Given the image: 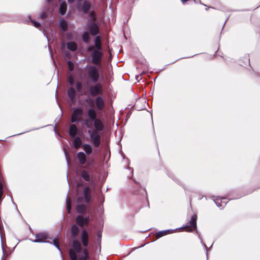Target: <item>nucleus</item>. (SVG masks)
Wrapping results in <instances>:
<instances>
[{
  "label": "nucleus",
  "instance_id": "obj_1",
  "mask_svg": "<svg viewBox=\"0 0 260 260\" xmlns=\"http://www.w3.org/2000/svg\"><path fill=\"white\" fill-rule=\"evenodd\" d=\"M68 253L71 260H90L87 247L82 248L77 239H72L71 241Z\"/></svg>",
  "mask_w": 260,
  "mask_h": 260
},
{
  "label": "nucleus",
  "instance_id": "obj_2",
  "mask_svg": "<svg viewBox=\"0 0 260 260\" xmlns=\"http://www.w3.org/2000/svg\"><path fill=\"white\" fill-rule=\"evenodd\" d=\"M197 215L196 214H193L191 217L189 225H185L184 226H183L179 228H177L174 230L169 229V230H162V231H159L156 233L155 236L156 237V238L152 239L151 240V241L154 242L156 239L159 238H160L164 236H165L169 233H173L174 231H176L177 230L181 229L185 227H190V228L196 230V233L198 234L199 239L201 241V243L202 244L204 248L206 250L207 258H208V254L207 253H208V251L209 248L207 247L206 245L203 242V241L200 234L198 233V231H197Z\"/></svg>",
  "mask_w": 260,
  "mask_h": 260
},
{
  "label": "nucleus",
  "instance_id": "obj_3",
  "mask_svg": "<svg viewBox=\"0 0 260 260\" xmlns=\"http://www.w3.org/2000/svg\"><path fill=\"white\" fill-rule=\"evenodd\" d=\"M81 196H79L77 198V202L78 204L83 203L85 200L86 203L90 206L93 202V198L92 195V190L89 186H85L82 191Z\"/></svg>",
  "mask_w": 260,
  "mask_h": 260
},
{
  "label": "nucleus",
  "instance_id": "obj_4",
  "mask_svg": "<svg viewBox=\"0 0 260 260\" xmlns=\"http://www.w3.org/2000/svg\"><path fill=\"white\" fill-rule=\"evenodd\" d=\"M87 118L83 119V124L88 128H92V123L97 120L96 110L94 107H90L86 110Z\"/></svg>",
  "mask_w": 260,
  "mask_h": 260
},
{
  "label": "nucleus",
  "instance_id": "obj_5",
  "mask_svg": "<svg viewBox=\"0 0 260 260\" xmlns=\"http://www.w3.org/2000/svg\"><path fill=\"white\" fill-rule=\"evenodd\" d=\"M85 102L90 107H93L95 105V108L98 110H102L105 107V100L102 96L98 95L95 99L88 97L85 100Z\"/></svg>",
  "mask_w": 260,
  "mask_h": 260
},
{
  "label": "nucleus",
  "instance_id": "obj_6",
  "mask_svg": "<svg viewBox=\"0 0 260 260\" xmlns=\"http://www.w3.org/2000/svg\"><path fill=\"white\" fill-rule=\"evenodd\" d=\"M87 76L93 83L98 82L101 73L99 69L94 65H90L88 67Z\"/></svg>",
  "mask_w": 260,
  "mask_h": 260
},
{
  "label": "nucleus",
  "instance_id": "obj_7",
  "mask_svg": "<svg viewBox=\"0 0 260 260\" xmlns=\"http://www.w3.org/2000/svg\"><path fill=\"white\" fill-rule=\"evenodd\" d=\"M90 54L89 56L91 62L99 66L102 64V60L104 56L103 51L95 50L94 48H90Z\"/></svg>",
  "mask_w": 260,
  "mask_h": 260
},
{
  "label": "nucleus",
  "instance_id": "obj_8",
  "mask_svg": "<svg viewBox=\"0 0 260 260\" xmlns=\"http://www.w3.org/2000/svg\"><path fill=\"white\" fill-rule=\"evenodd\" d=\"M83 109L81 107L77 106L73 108L71 122L73 123H81L83 124V119H81L83 116Z\"/></svg>",
  "mask_w": 260,
  "mask_h": 260
},
{
  "label": "nucleus",
  "instance_id": "obj_9",
  "mask_svg": "<svg viewBox=\"0 0 260 260\" xmlns=\"http://www.w3.org/2000/svg\"><path fill=\"white\" fill-rule=\"evenodd\" d=\"M67 79L69 84L71 86L67 90V95L70 101L74 103L75 102L76 96V89L73 87L75 84V80L71 76H69Z\"/></svg>",
  "mask_w": 260,
  "mask_h": 260
},
{
  "label": "nucleus",
  "instance_id": "obj_10",
  "mask_svg": "<svg viewBox=\"0 0 260 260\" xmlns=\"http://www.w3.org/2000/svg\"><path fill=\"white\" fill-rule=\"evenodd\" d=\"M89 236L90 233L85 228H82L79 235V241L81 247H88L90 242Z\"/></svg>",
  "mask_w": 260,
  "mask_h": 260
},
{
  "label": "nucleus",
  "instance_id": "obj_11",
  "mask_svg": "<svg viewBox=\"0 0 260 260\" xmlns=\"http://www.w3.org/2000/svg\"><path fill=\"white\" fill-rule=\"evenodd\" d=\"M87 133L89 135L90 141L92 143L95 148L99 147L101 143V138L99 132L96 130L87 131Z\"/></svg>",
  "mask_w": 260,
  "mask_h": 260
},
{
  "label": "nucleus",
  "instance_id": "obj_12",
  "mask_svg": "<svg viewBox=\"0 0 260 260\" xmlns=\"http://www.w3.org/2000/svg\"><path fill=\"white\" fill-rule=\"evenodd\" d=\"M90 215L86 214L78 215L75 218V223L81 228L88 226L90 221Z\"/></svg>",
  "mask_w": 260,
  "mask_h": 260
},
{
  "label": "nucleus",
  "instance_id": "obj_13",
  "mask_svg": "<svg viewBox=\"0 0 260 260\" xmlns=\"http://www.w3.org/2000/svg\"><path fill=\"white\" fill-rule=\"evenodd\" d=\"M87 31L91 36L100 34V24L95 21H91L87 24Z\"/></svg>",
  "mask_w": 260,
  "mask_h": 260
},
{
  "label": "nucleus",
  "instance_id": "obj_14",
  "mask_svg": "<svg viewBox=\"0 0 260 260\" xmlns=\"http://www.w3.org/2000/svg\"><path fill=\"white\" fill-rule=\"evenodd\" d=\"M81 3H77V8L80 11L84 14H87L88 13L91 5L90 2L85 0Z\"/></svg>",
  "mask_w": 260,
  "mask_h": 260
},
{
  "label": "nucleus",
  "instance_id": "obj_15",
  "mask_svg": "<svg viewBox=\"0 0 260 260\" xmlns=\"http://www.w3.org/2000/svg\"><path fill=\"white\" fill-rule=\"evenodd\" d=\"M47 239V235L45 233L41 232L36 235L35 239L32 240V242L35 243H49Z\"/></svg>",
  "mask_w": 260,
  "mask_h": 260
},
{
  "label": "nucleus",
  "instance_id": "obj_16",
  "mask_svg": "<svg viewBox=\"0 0 260 260\" xmlns=\"http://www.w3.org/2000/svg\"><path fill=\"white\" fill-rule=\"evenodd\" d=\"M78 225L76 224H73L70 228V234L72 239H77V237L79 235L80 229Z\"/></svg>",
  "mask_w": 260,
  "mask_h": 260
},
{
  "label": "nucleus",
  "instance_id": "obj_17",
  "mask_svg": "<svg viewBox=\"0 0 260 260\" xmlns=\"http://www.w3.org/2000/svg\"><path fill=\"white\" fill-rule=\"evenodd\" d=\"M76 211L78 213V215L86 214L87 211V206L83 203L77 204L76 206Z\"/></svg>",
  "mask_w": 260,
  "mask_h": 260
},
{
  "label": "nucleus",
  "instance_id": "obj_18",
  "mask_svg": "<svg viewBox=\"0 0 260 260\" xmlns=\"http://www.w3.org/2000/svg\"><path fill=\"white\" fill-rule=\"evenodd\" d=\"M82 148L84 151V153L86 155H90L93 150V147L89 143H84L82 145Z\"/></svg>",
  "mask_w": 260,
  "mask_h": 260
},
{
  "label": "nucleus",
  "instance_id": "obj_19",
  "mask_svg": "<svg viewBox=\"0 0 260 260\" xmlns=\"http://www.w3.org/2000/svg\"><path fill=\"white\" fill-rule=\"evenodd\" d=\"M93 122L94 123V129H92V130H96L99 132H102L104 130V124L100 119L98 118Z\"/></svg>",
  "mask_w": 260,
  "mask_h": 260
},
{
  "label": "nucleus",
  "instance_id": "obj_20",
  "mask_svg": "<svg viewBox=\"0 0 260 260\" xmlns=\"http://www.w3.org/2000/svg\"><path fill=\"white\" fill-rule=\"evenodd\" d=\"M81 176L85 181H91L93 182V180H92L91 173L86 170H82L81 172Z\"/></svg>",
  "mask_w": 260,
  "mask_h": 260
},
{
  "label": "nucleus",
  "instance_id": "obj_21",
  "mask_svg": "<svg viewBox=\"0 0 260 260\" xmlns=\"http://www.w3.org/2000/svg\"><path fill=\"white\" fill-rule=\"evenodd\" d=\"M67 48L71 52H75L78 50L77 44L73 41L68 42L66 43Z\"/></svg>",
  "mask_w": 260,
  "mask_h": 260
},
{
  "label": "nucleus",
  "instance_id": "obj_22",
  "mask_svg": "<svg viewBox=\"0 0 260 260\" xmlns=\"http://www.w3.org/2000/svg\"><path fill=\"white\" fill-rule=\"evenodd\" d=\"M88 90L89 91V95L91 98L94 97L96 95L98 94L99 95L102 96L103 94L100 90H99L96 88H95L93 86H89L88 87Z\"/></svg>",
  "mask_w": 260,
  "mask_h": 260
},
{
  "label": "nucleus",
  "instance_id": "obj_23",
  "mask_svg": "<svg viewBox=\"0 0 260 260\" xmlns=\"http://www.w3.org/2000/svg\"><path fill=\"white\" fill-rule=\"evenodd\" d=\"M85 155L86 154L82 151H80L77 153V156L81 165H84L86 164L87 159Z\"/></svg>",
  "mask_w": 260,
  "mask_h": 260
},
{
  "label": "nucleus",
  "instance_id": "obj_24",
  "mask_svg": "<svg viewBox=\"0 0 260 260\" xmlns=\"http://www.w3.org/2000/svg\"><path fill=\"white\" fill-rule=\"evenodd\" d=\"M240 64L241 66L246 68V66H250V58L248 55H245L240 60Z\"/></svg>",
  "mask_w": 260,
  "mask_h": 260
},
{
  "label": "nucleus",
  "instance_id": "obj_25",
  "mask_svg": "<svg viewBox=\"0 0 260 260\" xmlns=\"http://www.w3.org/2000/svg\"><path fill=\"white\" fill-rule=\"evenodd\" d=\"M78 132V128L74 124H71L69 128V134L71 137H76Z\"/></svg>",
  "mask_w": 260,
  "mask_h": 260
},
{
  "label": "nucleus",
  "instance_id": "obj_26",
  "mask_svg": "<svg viewBox=\"0 0 260 260\" xmlns=\"http://www.w3.org/2000/svg\"><path fill=\"white\" fill-rule=\"evenodd\" d=\"M74 139L72 141L73 146L76 148L78 149L80 147H82V141L80 138L78 136L73 137Z\"/></svg>",
  "mask_w": 260,
  "mask_h": 260
},
{
  "label": "nucleus",
  "instance_id": "obj_27",
  "mask_svg": "<svg viewBox=\"0 0 260 260\" xmlns=\"http://www.w3.org/2000/svg\"><path fill=\"white\" fill-rule=\"evenodd\" d=\"M67 10V4L66 2H61L60 4L59 8V14L63 16L66 14Z\"/></svg>",
  "mask_w": 260,
  "mask_h": 260
},
{
  "label": "nucleus",
  "instance_id": "obj_28",
  "mask_svg": "<svg viewBox=\"0 0 260 260\" xmlns=\"http://www.w3.org/2000/svg\"><path fill=\"white\" fill-rule=\"evenodd\" d=\"M89 33L87 30L84 31L82 35V40L85 43L88 44L90 41Z\"/></svg>",
  "mask_w": 260,
  "mask_h": 260
},
{
  "label": "nucleus",
  "instance_id": "obj_29",
  "mask_svg": "<svg viewBox=\"0 0 260 260\" xmlns=\"http://www.w3.org/2000/svg\"><path fill=\"white\" fill-rule=\"evenodd\" d=\"M67 21L64 18H61L59 19V26L62 29H64L67 28Z\"/></svg>",
  "mask_w": 260,
  "mask_h": 260
},
{
  "label": "nucleus",
  "instance_id": "obj_30",
  "mask_svg": "<svg viewBox=\"0 0 260 260\" xmlns=\"http://www.w3.org/2000/svg\"><path fill=\"white\" fill-rule=\"evenodd\" d=\"M49 243L51 244H53L58 250V251L60 252L61 257L62 258V250L60 248L58 242L56 241L53 240L52 242H49Z\"/></svg>",
  "mask_w": 260,
  "mask_h": 260
},
{
  "label": "nucleus",
  "instance_id": "obj_31",
  "mask_svg": "<svg viewBox=\"0 0 260 260\" xmlns=\"http://www.w3.org/2000/svg\"><path fill=\"white\" fill-rule=\"evenodd\" d=\"M49 16V13L47 11H42L39 15V18L41 19H45Z\"/></svg>",
  "mask_w": 260,
  "mask_h": 260
},
{
  "label": "nucleus",
  "instance_id": "obj_32",
  "mask_svg": "<svg viewBox=\"0 0 260 260\" xmlns=\"http://www.w3.org/2000/svg\"><path fill=\"white\" fill-rule=\"evenodd\" d=\"M94 46L95 47V50H99V51H103L101 42H96V41H94Z\"/></svg>",
  "mask_w": 260,
  "mask_h": 260
},
{
  "label": "nucleus",
  "instance_id": "obj_33",
  "mask_svg": "<svg viewBox=\"0 0 260 260\" xmlns=\"http://www.w3.org/2000/svg\"><path fill=\"white\" fill-rule=\"evenodd\" d=\"M83 85L80 82H77L75 84V89L77 91H81L82 90Z\"/></svg>",
  "mask_w": 260,
  "mask_h": 260
},
{
  "label": "nucleus",
  "instance_id": "obj_34",
  "mask_svg": "<svg viewBox=\"0 0 260 260\" xmlns=\"http://www.w3.org/2000/svg\"><path fill=\"white\" fill-rule=\"evenodd\" d=\"M220 198L218 197V198H216V199L213 200L218 208H223V206L222 205H221V201H220Z\"/></svg>",
  "mask_w": 260,
  "mask_h": 260
},
{
  "label": "nucleus",
  "instance_id": "obj_35",
  "mask_svg": "<svg viewBox=\"0 0 260 260\" xmlns=\"http://www.w3.org/2000/svg\"><path fill=\"white\" fill-rule=\"evenodd\" d=\"M94 84V85H93V86L95 88H96V89H98L99 90H100V91L101 93H103V91L102 89V85L101 84V83L96 82V83Z\"/></svg>",
  "mask_w": 260,
  "mask_h": 260
},
{
  "label": "nucleus",
  "instance_id": "obj_36",
  "mask_svg": "<svg viewBox=\"0 0 260 260\" xmlns=\"http://www.w3.org/2000/svg\"><path fill=\"white\" fill-rule=\"evenodd\" d=\"M68 194H67V196L66 198V204H67V210L69 212H70L71 210V206L70 202L69 200L68 199Z\"/></svg>",
  "mask_w": 260,
  "mask_h": 260
},
{
  "label": "nucleus",
  "instance_id": "obj_37",
  "mask_svg": "<svg viewBox=\"0 0 260 260\" xmlns=\"http://www.w3.org/2000/svg\"><path fill=\"white\" fill-rule=\"evenodd\" d=\"M45 126H41L40 127H38V128H34L32 129H31V130H30V131H35V130H37V129H39L41 128H43V127H44ZM28 132H29V131H26V132H22V133H21L20 134H16V135H14L13 136H9V137H13V136H18V135H22L24 133H27Z\"/></svg>",
  "mask_w": 260,
  "mask_h": 260
},
{
  "label": "nucleus",
  "instance_id": "obj_38",
  "mask_svg": "<svg viewBox=\"0 0 260 260\" xmlns=\"http://www.w3.org/2000/svg\"><path fill=\"white\" fill-rule=\"evenodd\" d=\"M32 25L36 28H39L41 26V24L39 22L33 20L31 22Z\"/></svg>",
  "mask_w": 260,
  "mask_h": 260
},
{
  "label": "nucleus",
  "instance_id": "obj_39",
  "mask_svg": "<svg viewBox=\"0 0 260 260\" xmlns=\"http://www.w3.org/2000/svg\"><path fill=\"white\" fill-rule=\"evenodd\" d=\"M66 37L67 39L69 40H72L73 39V34L71 32H68L66 34Z\"/></svg>",
  "mask_w": 260,
  "mask_h": 260
},
{
  "label": "nucleus",
  "instance_id": "obj_40",
  "mask_svg": "<svg viewBox=\"0 0 260 260\" xmlns=\"http://www.w3.org/2000/svg\"><path fill=\"white\" fill-rule=\"evenodd\" d=\"M169 177L172 178V179L177 184H179L180 185H181L180 181L176 177L173 176L172 175H168Z\"/></svg>",
  "mask_w": 260,
  "mask_h": 260
},
{
  "label": "nucleus",
  "instance_id": "obj_41",
  "mask_svg": "<svg viewBox=\"0 0 260 260\" xmlns=\"http://www.w3.org/2000/svg\"><path fill=\"white\" fill-rule=\"evenodd\" d=\"M97 241L99 243H101L102 239V232L99 231L97 233Z\"/></svg>",
  "mask_w": 260,
  "mask_h": 260
},
{
  "label": "nucleus",
  "instance_id": "obj_42",
  "mask_svg": "<svg viewBox=\"0 0 260 260\" xmlns=\"http://www.w3.org/2000/svg\"><path fill=\"white\" fill-rule=\"evenodd\" d=\"M95 36V38L94 41H96V42H101V37L99 34L96 35Z\"/></svg>",
  "mask_w": 260,
  "mask_h": 260
},
{
  "label": "nucleus",
  "instance_id": "obj_43",
  "mask_svg": "<svg viewBox=\"0 0 260 260\" xmlns=\"http://www.w3.org/2000/svg\"><path fill=\"white\" fill-rule=\"evenodd\" d=\"M85 185V183L83 181L79 182L77 183L78 187H83Z\"/></svg>",
  "mask_w": 260,
  "mask_h": 260
},
{
  "label": "nucleus",
  "instance_id": "obj_44",
  "mask_svg": "<svg viewBox=\"0 0 260 260\" xmlns=\"http://www.w3.org/2000/svg\"><path fill=\"white\" fill-rule=\"evenodd\" d=\"M27 19H28V20H27L26 21V23L27 24H29V23L30 22L31 23L32 21H33V19H32L31 18V16L30 15H28L27 16Z\"/></svg>",
  "mask_w": 260,
  "mask_h": 260
},
{
  "label": "nucleus",
  "instance_id": "obj_45",
  "mask_svg": "<svg viewBox=\"0 0 260 260\" xmlns=\"http://www.w3.org/2000/svg\"><path fill=\"white\" fill-rule=\"evenodd\" d=\"M226 198H222L221 199H220V201H221V205H223V207L226 205L227 204V202L224 201V200H225Z\"/></svg>",
  "mask_w": 260,
  "mask_h": 260
},
{
  "label": "nucleus",
  "instance_id": "obj_46",
  "mask_svg": "<svg viewBox=\"0 0 260 260\" xmlns=\"http://www.w3.org/2000/svg\"><path fill=\"white\" fill-rule=\"evenodd\" d=\"M198 54H194L193 55H192L191 56H190V57H193L194 56L196 55H198ZM189 58V57H181L180 58H178V59H176V60L174 61L173 62H171L170 64H173L174 63H175L176 61H177L178 60H180V59H181L182 58Z\"/></svg>",
  "mask_w": 260,
  "mask_h": 260
},
{
  "label": "nucleus",
  "instance_id": "obj_47",
  "mask_svg": "<svg viewBox=\"0 0 260 260\" xmlns=\"http://www.w3.org/2000/svg\"><path fill=\"white\" fill-rule=\"evenodd\" d=\"M76 0H67L68 2L69 3V4H73L75 2ZM77 1V3H82V2L83 1V0H76Z\"/></svg>",
  "mask_w": 260,
  "mask_h": 260
},
{
  "label": "nucleus",
  "instance_id": "obj_48",
  "mask_svg": "<svg viewBox=\"0 0 260 260\" xmlns=\"http://www.w3.org/2000/svg\"><path fill=\"white\" fill-rule=\"evenodd\" d=\"M145 74V72H143V73L140 75H137L136 76V79L139 82L140 81V80H141L142 79V78L141 77L140 78V76L143 75V74Z\"/></svg>",
  "mask_w": 260,
  "mask_h": 260
},
{
  "label": "nucleus",
  "instance_id": "obj_49",
  "mask_svg": "<svg viewBox=\"0 0 260 260\" xmlns=\"http://www.w3.org/2000/svg\"><path fill=\"white\" fill-rule=\"evenodd\" d=\"M89 164L91 165H93L94 163V161L93 159L92 158H89L88 159Z\"/></svg>",
  "mask_w": 260,
  "mask_h": 260
},
{
  "label": "nucleus",
  "instance_id": "obj_50",
  "mask_svg": "<svg viewBox=\"0 0 260 260\" xmlns=\"http://www.w3.org/2000/svg\"><path fill=\"white\" fill-rule=\"evenodd\" d=\"M64 155H65V156H66V159L67 165L69 166V162L68 158V157H67V152H66V151H64Z\"/></svg>",
  "mask_w": 260,
  "mask_h": 260
},
{
  "label": "nucleus",
  "instance_id": "obj_51",
  "mask_svg": "<svg viewBox=\"0 0 260 260\" xmlns=\"http://www.w3.org/2000/svg\"><path fill=\"white\" fill-rule=\"evenodd\" d=\"M3 193V190H0V203L2 202V196Z\"/></svg>",
  "mask_w": 260,
  "mask_h": 260
},
{
  "label": "nucleus",
  "instance_id": "obj_52",
  "mask_svg": "<svg viewBox=\"0 0 260 260\" xmlns=\"http://www.w3.org/2000/svg\"><path fill=\"white\" fill-rule=\"evenodd\" d=\"M65 54H66V56L68 57V58H70L71 56H70V54L69 52H65Z\"/></svg>",
  "mask_w": 260,
  "mask_h": 260
},
{
  "label": "nucleus",
  "instance_id": "obj_53",
  "mask_svg": "<svg viewBox=\"0 0 260 260\" xmlns=\"http://www.w3.org/2000/svg\"><path fill=\"white\" fill-rule=\"evenodd\" d=\"M2 250H3V256L2 257V258L1 260H4V256L5 255V251L4 250V248H3V247L2 246Z\"/></svg>",
  "mask_w": 260,
  "mask_h": 260
},
{
  "label": "nucleus",
  "instance_id": "obj_54",
  "mask_svg": "<svg viewBox=\"0 0 260 260\" xmlns=\"http://www.w3.org/2000/svg\"><path fill=\"white\" fill-rule=\"evenodd\" d=\"M196 3H199L201 5H204L205 6H207L206 5L202 4L201 1V0H199L198 2L196 1Z\"/></svg>",
  "mask_w": 260,
  "mask_h": 260
},
{
  "label": "nucleus",
  "instance_id": "obj_55",
  "mask_svg": "<svg viewBox=\"0 0 260 260\" xmlns=\"http://www.w3.org/2000/svg\"><path fill=\"white\" fill-rule=\"evenodd\" d=\"M10 198H11V201H12V203H13L14 205H15V206L17 207V205H16V203H14V202H13V201L12 197V196H11V197H10Z\"/></svg>",
  "mask_w": 260,
  "mask_h": 260
},
{
  "label": "nucleus",
  "instance_id": "obj_56",
  "mask_svg": "<svg viewBox=\"0 0 260 260\" xmlns=\"http://www.w3.org/2000/svg\"><path fill=\"white\" fill-rule=\"evenodd\" d=\"M127 168L129 169L132 170L131 173L132 174V175H133V172H134L133 169L131 168V167H128Z\"/></svg>",
  "mask_w": 260,
  "mask_h": 260
},
{
  "label": "nucleus",
  "instance_id": "obj_57",
  "mask_svg": "<svg viewBox=\"0 0 260 260\" xmlns=\"http://www.w3.org/2000/svg\"><path fill=\"white\" fill-rule=\"evenodd\" d=\"M133 181L135 182V183H136L138 185H140V183L138 182H137L136 180L133 179Z\"/></svg>",
  "mask_w": 260,
  "mask_h": 260
},
{
  "label": "nucleus",
  "instance_id": "obj_58",
  "mask_svg": "<svg viewBox=\"0 0 260 260\" xmlns=\"http://www.w3.org/2000/svg\"><path fill=\"white\" fill-rule=\"evenodd\" d=\"M228 19H229V17H228V18H226V19L225 20V22H224V24H223V26H222V29L223 28L225 24L226 23V21H228Z\"/></svg>",
  "mask_w": 260,
  "mask_h": 260
},
{
  "label": "nucleus",
  "instance_id": "obj_59",
  "mask_svg": "<svg viewBox=\"0 0 260 260\" xmlns=\"http://www.w3.org/2000/svg\"><path fill=\"white\" fill-rule=\"evenodd\" d=\"M101 198L102 203H103L104 202V197L103 196V195L101 196Z\"/></svg>",
  "mask_w": 260,
  "mask_h": 260
},
{
  "label": "nucleus",
  "instance_id": "obj_60",
  "mask_svg": "<svg viewBox=\"0 0 260 260\" xmlns=\"http://www.w3.org/2000/svg\"><path fill=\"white\" fill-rule=\"evenodd\" d=\"M145 244H143V245H141V246H139L138 247H137V248H141V247H143L144 246Z\"/></svg>",
  "mask_w": 260,
  "mask_h": 260
},
{
  "label": "nucleus",
  "instance_id": "obj_61",
  "mask_svg": "<svg viewBox=\"0 0 260 260\" xmlns=\"http://www.w3.org/2000/svg\"><path fill=\"white\" fill-rule=\"evenodd\" d=\"M68 174H67V181H68V184H69V180H68Z\"/></svg>",
  "mask_w": 260,
  "mask_h": 260
},
{
  "label": "nucleus",
  "instance_id": "obj_62",
  "mask_svg": "<svg viewBox=\"0 0 260 260\" xmlns=\"http://www.w3.org/2000/svg\"><path fill=\"white\" fill-rule=\"evenodd\" d=\"M68 63L69 64H70V63H72V61H71V60H68Z\"/></svg>",
  "mask_w": 260,
  "mask_h": 260
},
{
  "label": "nucleus",
  "instance_id": "obj_63",
  "mask_svg": "<svg viewBox=\"0 0 260 260\" xmlns=\"http://www.w3.org/2000/svg\"><path fill=\"white\" fill-rule=\"evenodd\" d=\"M44 35L46 36V37L48 41H49V39H48V36H46L45 34H44Z\"/></svg>",
  "mask_w": 260,
  "mask_h": 260
},
{
  "label": "nucleus",
  "instance_id": "obj_64",
  "mask_svg": "<svg viewBox=\"0 0 260 260\" xmlns=\"http://www.w3.org/2000/svg\"><path fill=\"white\" fill-rule=\"evenodd\" d=\"M256 76L260 77V75L258 74H256Z\"/></svg>",
  "mask_w": 260,
  "mask_h": 260
}]
</instances>
